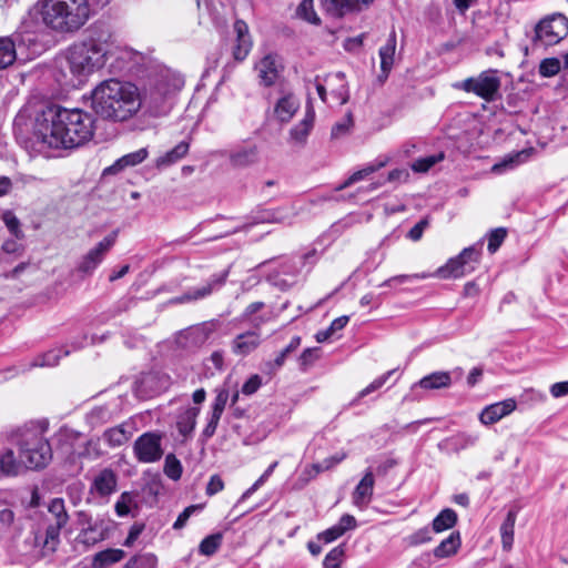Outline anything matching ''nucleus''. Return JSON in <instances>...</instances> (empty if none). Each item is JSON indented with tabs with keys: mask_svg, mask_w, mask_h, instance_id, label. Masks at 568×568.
<instances>
[{
	"mask_svg": "<svg viewBox=\"0 0 568 568\" xmlns=\"http://www.w3.org/2000/svg\"><path fill=\"white\" fill-rule=\"evenodd\" d=\"M93 135L91 114L80 109L58 108L44 114L37 123L36 136L53 149H73L83 145Z\"/></svg>",
	"mask_w": 568,
	"mask_h": 568,
	"instance_id": "1",
	"label": "nucleus"
},
{
	"mask_svg": "<svg viewBox=\"0 0 568 568\" xmlns=\"http://www.w3.org/2000/svg\"><path fill=\"white\" fill-rule=\"evenodd\" d=\"M91 108L103 120L129 121L141 111L140 88L119 79L101 81L91 92Z\"/></svg>",
	"mask_w": 568,
	"mask_h": 568,
	"instance_id": "2",
	"label": "nucleus"
},
{
	"mask_svg": "<svg viewBox=\"0 0 568 568\" xmlns=\"http://www.w3.org/2000/svg\"><path fill=\"white\" fill-rule=\"evenodd\" d=\"M36 8L42 26L58 36L77 33L91 17L89 0H38Z\"/></svg>",
	"mask_w": 568,
	"mask_h": 568,
	"instance_id": "3",
	"label": "nucleus"
},
{
	"mask_svg": "<svg viewBox=\"0 0 568 568\" xmlns=\"http://www.w3.org/2000/svg\"><path fill=\"white\" fill-rule=\"evenodd\" d=\"M125 55L128 52L120 49L110 34L101 33L71 45L67 59L74 75L88 77L103 68L110 58L124 59Z\"/></svg>",
	"mask_w": 568,
	"mask_h": 568,
	"instance_id": "4",
	"label": "nucleus"
},
{
	"mask_svg": "<svg viewBox=\"0 0 568 568\" xmlns=\"http://www.w3.org/2000/svg\"><path fill=\"white\" fill-rule=\"evenodd\" d=\"M11 440L19 449L28 469L44 468L52 459V449L45 429L39 425H24L12 432Z\"/></svg>",
	"mask_w": 568,
	"mask_h": 568,
	"instance_id": "5",
	"label": "nucleus"
},
{
	"mask_svg": "<svg viewBox=\"0 0 568 568\" xmlns=\"http://www.w3.org/2000/svg\"><path fill=\"white\" fill-rule=\"evenodd\" d=\"M568 36V19L561 13H554L541 19L535 27V45L550 47Z\"/></svg>",
	"mask_w": 568,
	"mask_h": 568,
	"instance_id": "6",
	"label": "nucleus"
},
{
	"mask_svg": "<svg viewBox=\"0 0 568 568\" xmlns=\"http://www.w3.org/2000/svg\"><path fill=\"white\" fill-rule=\"evenodd\" d=\"M501 81L497 71L487 70L477 77H470L454 87L467 93H474L487 102H493L499 97Z\"/></svg>",
	"mask_w": 568,
	"mask_h": 568,
	"instance_id": "7",
	"label": "nucleus"
},
{
	"mask_svg": "<svg viewBox=\"0 0 568 568\" xmlns=\"http://www.w3.org/2000/svg\"><path fill=\"white\" fill-rule=\"evenodd\" d=\"M48 511L52 517V523L47 526L44 538L40 541L37 537V541L42 545L43 554H52L57 550L60 544V530L67 525L69 515L65 510V505L62 498H54L48 506Z\"/></svg>",
	"mask_w": 568,
	"mask_h": 568,
	"instance_id": "8",
	"label": "nucleus"
},
{
	"mask_svg": "<svg viewBox=\"0 0 568 568\" xmlns=\"http://www.w3.org/2000/svg\"><path fill=\"white\" fill-rule=\"evenodd\" d=\"M479 252L469 246L464 248L459 255L450 258L445 265L440 266L435 276L439 278H458L475 270V264L479 261Z\"/></svg>",
	"mask_w": 568,
	"mask_h": 568,
	"instance_id": "9",
	"label": "nucleus"
},
{
	"mask_svg": "<svg viewBox=\"0 0 568 568\" xmlns=\"http://www.w3.org/2000/svg\"><path fill=\"white\" fill-rule=\"evenodd\" d=\"M118 237V231H113L100 241L93 248L82 256L78 263L77 271L84 274L91 275L94 270L104 260L105 255L115 244Z\"/></svg>",
	"mask_w": 568,
	"mask_h": 568,
	"instance_id": "10",
	"label": "nucleus"
},
{
	"mask_svg": "<svg viewBox=\"0 0 568 568\" xmlns=\"http://www.w3.org/2000/svg\"><path fill=\"white\" fill-rule=\"evenodd\" d=\"M161 439L162 436L154 432H148L138 437L133 445L136 459L145 464L160 460L163 455Z\"/></svg>",
	"mask_w": 568,
	"mask_h": 568,
	"instance_id": "11",
	"label": "nucleus"
},
{
	"mask_svg": "<svg viewBox=\"0 0 568 568\" xmlns=\"http://www.w3.org/2000/svg\"><path fill=\"white\" fill-rule=\"evenodd\" d=\"M169 95V88L163 80H156L148 87L140 89L141 110L158 115L163 111Z\"/></svg>",
	"mask_w": 568,
	"mask_h": 568,
	"instance_id": "12",
	"label": "nucleus"
},
{
	"mask_svg": "<svg viewBox=\"0 0 568 568\" xmlns=\"http://www.w3.org/2000/svg\"><path fill=\"white\" fill-rule=\"evenodd\" d=\"M262 322L264 320L261 318L258 323L254 324V329L241 333L233 338L231 348L235 355L245 357L260 347L262 337L258 327Z\"/></svg>",
	"mask_w": 568,
	"mask_h": 568,
	"instance_id": "13",
	"label": "nucleus"
},
{
	"mask_svg": "<svg viewBox=\"0 0 568 568\" xmlns=\"http://www.w3.org/2000/svg\"><path fill=\"white\" fill-rule=\"evenodd\" d=\"M374 0H322L324 10L333 17L361 12L371 7Z\"/></svg>",
	"mask_w": 568,
	"mask_h": 568,
	"instance_id": "14",
	"label": "nucleus"
},
{
	"mask_svg": "<svg viewBox=\"0 0 568 568\" xmlns=\"http://www.w3.org/2000/svg\"><path fill=\"white\" fill-rule=\"evenodd\" d=\"M229 276V270H225L221 274H215L211 277L210 282L199 288H194L183 294L182 296L175 297L172 300L173 303H189L192 301H197L209 296L215 287H221L226 282Z\"/></svg>",
	"mask_w": 568,
	"mask_h": 568,
	"instance_id": "15",
	"label": "nucleus"
},
{
	"mask_svg": "<svg viewBox=\"0 0 568 568\" xmlns=\"http://www.w3.org/2000/svg\"><path fill=\"white\" fill-rule=\"evenodd\" d=\"M229 161L234 169H246L260 162V149L252 144L233 150L229 155Z\"/></svg>",
	"mask_w": 568,
	"mask_h": 568,
	"instance_id": "16",
	"label": "nucleus"
},
{
	"mask_svg": "<svg viewBox=\"0 0 568 568\" xmlns=\"http://www.w3.org/2000/svg\"><path fill=\"white\" fill-rule=\"evenodd\" d=\"M516 408V402L514 399H506L503 402H498L485 407L480 415L479 420L484 425H491L500 420L503 417L507 416Z\"/></svg>",
	"mask_w": 568,
	"mask_h": 568,
	"instance_id": "17",
	"label": "nucleus"
},
{
	"mask_svg": "<svg viewBox=\"0 0 568 568\" xmlns=\"http://www.w3.org/2000/svg\"><path fill=\"white\" fill-rule=\"evenodd\" d=\"M374 475L371 469L366 470L363 478L359 480L357 486L355 487L352 499L356 507L359 509H364L371 503L373 490H374Z\"/></svg>",
	"mask_w": 568,
	"mask_h": 568,
	"instance_id": "18",
	"label": "nucleus"
},
{
	"mask_svg": "<svg viewBox=\"0 0 568 568\" xmlns=\"http://www.w3.org/2000/svg\"><path fill=\"white\" fill-rule=\"evenodd\" d=\"M27 470L28 468L22 458L20 456L17 458L13 449L8 448L0 454V478L16 477Z\"/></svg>",
	"mask_w": 568,
	"mask_h": 568,
	"instance_id": "19",
	"label": "nucleus"
},
{
	"mask_svg": "<svg viewBox=\"0 0 568 568\" xmlns=\"http://www.w3.org/2000/svg\"><path fill=\"white\" fill-rule=\"evenodd\" d=\"M282 65L276 55L268 54L264 57L260 63L256 65V70L258 72V77L262 83L266 87L275 83L277 78L280 77Z\"/></svg>",
	"mask_w": 568,
	"mask_h": 568,
	"instance_id": "20",
	"label": "nucleus"
},
{
	"mask_svg": "<svg viewBox=\"0 0 568 568\" xmlns=\"http://www.w3.org/2000/svg\"><path fill=\"white\" fill-rule=\"evenodd\" d=\"M234 30L236 32V44L234 47L233 54L237 61H242L247 57L252 48L248 27L244 21L237 20L234 23Z\"/></svg>",
	"mask_w": 568,
	"mask_h": 568,
	"instance_id": "21",
	"label": "nucleus"
},
{
	"mask_svg": "<svg viewBox=\"0 0 568 568\" xmlns=\"http://www.w3.org/2000/svg\"><path fill=\"white\" fill-rule=\"evenodd\" d=\"M116 475L111 468L102 469L93 479L91 490L99 496H109L116 488Z\"/></svg>",
	"mask_w": 568,
	"mask_h": 568,
	"instance_id": "22",
	"label": "nucleus"
},
{
	"mask_svg": "<svg viewBox=\"0 0 568 568\" xmlns=\"http://www.w3.org/2000/svg\"><path fill=\"white\" fill-rule=\"evenodd\" d=\"M133 436V427L126 423L106 429L102 438L112 448L120 447L128 443Z\"/></svg>",
	"mask_w": 568,
	"mask_h": 568,
	"instance_id": "23",
	"label": "nucleus"
},
{
	"mask_svg": "<svg viewBox=\"0 0 568 568\" xmlns=\"http://www.w3.org/2000/svg\"><path fill=\"white\" fill-rule=\"evenodd\" d=\"M396 51V32L393 30L386 43L379 49L382 77L386 79L394 64Z\"/></svg>",
	"mask_w": 568,
	"mask_h": 568,
	"instance_id": "24",
	"label": "nucleus"
},
{
	"mask_svg": "<svg viewBox=\"0 0 568 568\" xmlns=\"http://www.w3.org/2000/svg\"><path fill=\"white\" fill-rule=\"evenodd\" d=\"M284 220L285 217L281 214V210H261L252 216L250 222L237 227L234 232H247L254 225L262 223H282Z\"/></svg>",
	"mask_w": 568,
	"mask_h": 568,
	"instance_id": "25",
	"label": "nucleus"
},
{
	"mask_svg": "<svg viewBox=\"0 0 568 568\" xmlns=\"http://www.w3.org/2000/svg\"><path fill=\"white\" fill-rule=\"evenodd\" d=\"M199 414V407H189L179 415L176 420V427L180 435H182L184 438H187L192 435L196 425Z\"/></svg>",
	"mask_w": 568,
	"mask_h": 568,
	"instance_id": "26",
	"label": "nucleus"
},
{
	"mask_svg": "<svg viewBox=\"0 0 568 568\" xmlns=\"http://www.w3.org/2000/svg\"><path fill=\"white\" fill-rule=\"evenodd\" d=\"M452 384V377L448 372H435L423 377L415 387H420L423 389L433 390V389H442L447 388Z\"/></svg>",
	"mask_w": 568,
	"mask_h": 568,
	"instance_id": "27",
	"label": "nucleus"
},
{
	"mask_svg": "<svg viewBox=\"0 0 568 568\" xmlns=\"http://www.w3.org/2000/svg\"><path fill=\"white\" fill-rule=\"evenodd\" d=\"M298 106V100L294 95L287 94L277 101L274 112L281 122H288Z\"/></svg>",
	"mask_w": 568,
	"mask_h": 568,
	"instance_id": "28",
	"label": "nucleus"
},
{
	"mask_svg": "<svg viewBox=\"0 0 568 568\" xmlns=\"http://www.w3.org/2000/svg\"><path fill=\"white\" fill-rule=\"evenodd\" d=\"M125 556V552L122 549H105L97 552L92 559L93 568H106L108 566L119 562Z\"/></svg>",
	"mask_w": 568,
	"mask_h": 568,
	"instance_id": "29",
	"label": "nucleus"
},
{
	"mask_svg": "<svg viewBox=\"0 0 568 568\" xmlns=\"http://www.w3.org/2000/svg\"><path fill=\"white\" fill-rule=\"evenodd\" d=\"M189 151V143L187 142H180L175 148H173L171 151L166 152L165 154L161 155L156 159L155 165L158 169L166 168L182 158L186 155Z\"/></svg>",
	"mask_w": 568,
	"mask_h": 568,
	"instance_id": "30",
	"label": "nucleus"
},
{
	"mask_svg": "<svg viewBox=\"0 0 568 568\" xmlns=\"http://www.w3.org/2000/svg\"><path fill=\"white\" fill-rule=\"evenodd\" d=\"M516 518L517 513L515 510H509L504 523L500 526L501 542L504 549L506 550H509L514 542V529Z\"/></svg>",
	"mask_w": 568,
	"mask_h": 568,
	"instance_id": "31",
	"label": "nucleus"
},
{
	"mask_svg": "<svg viewBox=\"0 0 568 568\" xmlns=\"http://www.w3.org/2000/svg\"><path fill=\"white\" fill-rule=\"evenodd\" d=\"M460 546L459 532H452L448 538L443 540L435 549L434 556L437 558H446L454 555Z\"/></svg>",
	"mask_w": 568,
	"mask_h": 568,
	"instance_id": "32",
	"label": "nucleus"
},
{
	"mask_svg": "<svg viewBox=\"0 0 568 568\" xmlns=\"http://www.w3.org/2000/svg\"><path fill=\"white\" fill-rule=\"evenodd\" d=\"M314 122V114L308 112L306 116L294 128L291 129L290 135L297 143H304L310 134Z\"/></svg>",
	"mask_w": 568,
	"mask_h": 568,
	"instance_id": "33",
	"label": "nucleus"
},
{
	"mask_svg": "<svg viewBox=\"0 0 568 568\" xmlns=\"http://www.w3.org/2000/svg\"><path fill=\"white\" fill-rule=\"evenodd\" d=\"M457 523V514L450 509L446 508L442 510L433 520V530L435 532H443L455 526Z\"/></svg>",
	"mask_w": 568,
	"mask_h": 568,
	"instance_id": "34",
	"label": "nucleus"
},
{
	"mask_svg": "<svg viewBox=\"0 0 568 568\" xmlns=\"http://www.w3.org/2000/svg\"><path fill=\"white\" fill-rule=\"evenodd\" d=\"M16 58L14 43L9 38H0V70L11 65Z\"/></svg>",
	"mask_w": 568,
	"mask_h": 568,
	"instance_id": "35",
	"label": "nucleus"
},
{
	"mask_svg": "<svg viewBox=\"0 0 568 568\" xmlns=\"http://www.w3.org/2000/svg\"><path fill=\"white\" fill-rule=\"evenodd\" d=\"M213 331V324H203L201 326L190 328L186 332V337L190 338L194 345L199 346L204 344L210 338Z\"/></svg>",
	"mask_w": 568,
	"mask_h": 568,
	"instance_id": "36",
	"label": "nucleus"
},
{
	"mask_svg": "<svg viewBox=\"0 0 568 568\" xmlns=\"http://www.w3.org/2000/svg\"><path fill=\"white\" fill-rule=\"evenodd\" d=\"M148 156L146 149H140L135 152L129 153L121 159H119L113 168H116L118 170H121L126 166H133L141 162H143Z\"/></svg>",
	"mask_w": 568,
	"mask_h": 568,
	"instance_id": "37",
	"label": "nucleus"
},
{
	"mask_svg": "<svg viewBox=\"0 0 568 568\" xmlns=\"http://www.w3.org/2000/svg\"><path fill=\"white\" fill-rule=\"evenodd\" d=\"M156 561L153 554H140L132 557L123 568H155Z\"/></svg>",
	"mask_w": 568,
	"mask_h": 568,
	"instance_id": "38",
	"label": "nucleus"
},
{
	"mask_svg": "<svg viewBox=\"0 0 568 568\" xmlns=\"http://www.w3.org/2000/svg\"><path fill=\"white\" fill-rule=\"evenodd\" d=\"M62 355H68V352H62L61 349H52L49 351L41 356H39L36 362L33 363V366H40V367H52L59 364V361Z\"/></svg>",
	"mask_w": 568,
	"mask_h": 568,
	"instance_id": "39",
	"label": "nucleus"
},
{
	"mask_svg": "<svg viewBox=\"0 0 568 568\" xmlns=\"http://www.w3.org/2000/svg\"><path fill=\"white\" fill-rule=\"evenodd\" d=\"M443 159L444 153L420 158L412 164V170L415 172L425 173Z\"/></svg>",
	"mask_w": 568,
	"mask_h": 568,
	"instance_id": "40",
	"label": "nucleus"
},
{
	"mask_svg": "<svg viewBox=\"0 0 568 568\" xmlns=\"http://www.w3.org/2000/svg\"><path fill=\"white\" fill-rule=\"evenodd\" d=\"M222 534H214L205 537L200 544V552L205 556H211L221 546Z\"/></svg>",
	"mask_w": 568,
	"mask_h": 568,
	"instance_id": "41",
	"label": "nucleus"
},
{
	"mask_svg": "<svg viewBox=\"0 0 568 568\" xmlns=\"http://www.w3.org/2000/svg\"><path fill=\"white\" fill-rule=\"evenodd\" d=\"M164 473L169 478L173 480L179 479L182 475L181 463L173 454H169L165 457Z\"/></svg>",
	"mask_w": 568,
	"mask_h": 568,
	"instance_id": "42",
	"label": "nucleus"
},
{
	"mask_svg": "<svg viewBox=\"0 0 568 568\" xmlns=\"http://www.w3.org/2000/svg\"><path fill=\"white\" fill-rule=\"evenodd\" d=\"M297 14L313 24H320L321 20L313 9V0H303L297 7Z\"/></svg>",
	"mask_w": 568,
	"mask_h": 568,
	"instance_id": "43",
	"label": "nucleus"
},
{
	"mask_svg": "<svg viewBox=\"0 0 568 568\" xmlns=\"http://www.w3.org/2000/svg\"><path fill=\"white\" fill-rule=\"evenodd\" d=\"M560 71V60L557 58L544 59L539 64V73L542 77H552Z\"/></svg>",
	"mask_w": 568,
	"mask_h": 568,
	"instance_id": "44",
	"label": "nucleus"
},
{
	"mask_svg": "<svg viewBox=\"0 0 568 568\" xmlns=\"http://www.w3.org/2000/svg\"><path fill=\"white\" fill-rule=\"evenodd\" d=\"M301 345V337L295 336L291 339L290 344L281 351V353L275 357L273 365L276 368H280L285 363L286 357L296 351V348Z\"/></svg>",
	"mask_w": 568,
	"mask_h": 568,
	"instance_id": "45",
	"label": "nucleus"
},
{
	"mask_svg": "<svg viewBox=\"0 0 568 568\" xmlns=\"http://www.w3.org/2000/svg\"><path fill=\"white\" fill-rule=\"evenodd\" d=\"M507 235V231L504 227L493 230L488 235V251L495 253Z\"/></svg>",
	"mask_w": 568,
	"mask_h": 568,
	"instance_id": "46",
	"label": "nucleus"
},
{
	"mask_svg": "<svg viewBox=\"0 0 568 568\" xmlns=\"http://www.w3.org/2000/svg\"><path fill=\"white\" fill-rule=\"evenodd\" d=\"M344 557V548L342 546H337L333 548L324 559L325 568H339L341 562Z\"/></svg>",
	"mask_w": 568,
	"mask_h": 568,
	"instance_id": "47",
	"label": "nucleus"
},
{
	"mask_svg": "<svg viewBox=\"0 0 568 568\" xmlns=\"http://www.w3.org/2000/svg\"><path fill=\"white\" fill-rule=\"evenodd\" d=\"M394 371H388L382 376L374 379L368 386H366L364 389H362L358 394V399L367 396L368 394L379 389L390 377Z\"/></svg>",
	"mask_w": 568,
	"mask_h": 568,
	"instance_id": "48",
	"label": "nucleus"
},
{
	"mask_svg": "<svg viewBox=\"0 0 568 568\" xmlns=\"http://www.w3.org/2000/svg\"><path fill=\"white\" fill-rule=\"evenodd\" d=\"M222 414L223 413H217L212 409L207 424L202 432V436L204 438L209 439L215 434Z\"/></svg>",
	"mask_w": 568,
	"mask_h": 568,
	"instance_id": "49",
	"label": "nucleus"
},
{
	"mask_svg": "<svg viewBox=\"0 0 568 568\" xmlns=\"http://www.w3.org/2000/svg\"><path fill=\"white\" fill-rule=\"evenodd\" d=\"M97 528H82L80 534L78 535L79 542H82L84 545H94L99 540H102V536H95Z\"/></svg>",
	"mask_w": 568,
	"mask_h": 568,
	"instance_id": "50",
	"label": "nucleus"
},
{
	"mask_svg": "<svg viewBox=\"0 0 568 568\" xmlns=\"http://www.w3.org/2000/svg\"><path fill=\"white\" fill-rule=\"evenodd\" d=\"M352 125H353V118H352V114L348 113L342 121L337 122L332 128V136L339 138V136L346 134Z\"/></svg>",
	"mask_w": 568,
	"mask_h": 568,
	"instance_id": "51",
	"label": "nucleus"
},
{
	"mask_svg": "<svg viewBox=\"0 0 568 568\" xmlns=\"http://www.w3.org/2000/svg\"><path fill=\"white\" fill-rule=\"evenodd\" d=\"M3 222L11 234H13L16 237L22 236L20 230V222L14 214H12L11 212H6L3 214Z\"/></svg>",
	"mask_w": 568,
	"mask_h": 568,
	"instance_id": "52",
	"label": "nucleus"
},
{
	"mask_svg": "<svg viewBox=\"0 0 568 568\" xmlns=\"http://www.w3.org/2000/svg\"><path fill=\"white\" fill-rule=\"evenodd\" d=\"M132 496L129 493H123L119 500L115 503V513L118 516L123 517L130 513V505Z\"/></svg>",
	"mask_w": 568,
	"mask_h": 568,
	"instance_id": "53",
	"label": "nucleus"
},
{
	"mask_svg": "<svg viewBox=\"0 0 568 568\" xmlns=\"http://www.w3.org/2000/svg\"><path fill=\"white\" fill-rule=\"evenodd\" d=\"M202 505H191L189 507H186L178 517V519L175 520V523L173 524V528L174 529H181L185 526V524L187 523L190 516L196 511V510H201L202 509Z\"/></svg>",
	"mask_w": 568,
	"mask_h": 568,
	"instance_id": "54",
	"label": "nucleus"
},
{
	"mask_svg": "<svg viewBox=\"0 0 568 568\" xmlns=\"http://www.w3.org/2000/svg\"><path fill=\"white\" fill-rule=\"evenodd\" d=\"M229 390L225 388L219 389L212 404V409L217 413H223L229 400Z\"/></svg>",
	"mask_w": 568,
	"mask_h": 568,
	"instance_id": "55",
	"label": "nucleus"
},
{
	"mask_svg": "<svg viewBox=\"0 0 568 568\" xmlns=\"http://www.w3.org/2000/svg\"><path fill=\"white\" fill-rule=\"evenodd\" d=\"M429 220L427 217L422 219L416 223L408 232V237L412 241H419L423 236L424 231L428 227Z\"/></svg>",
	"mask_w": 568,
	"mask_h": 568,
	"instance_id": "56",
	"label": "nucleus"
},
{
	"mask_svg": "<svg viewBox=\"0 0 568 568\" xmlns=\"http://www.w3.org/2000/svg\"><path fill=\"white\" fill-rule=\"evenodd\" d=\"M262 385V378L260 375H252L242 386V393L245 395L254 394Z\"/></svg>",
	"mask_w": 568,
	"mask_h": 568,
	"instance_id": "57",
	"label": "nucleus"
},
{
	"mask_svg": "<svg viewBox=\"0 0 568 568\" xmlns=\"http://www.w3.org/2000/svg\"><path fill=\"white\" fill-rule=\"evenodd\" d=\"M427 274H413V275H396L393 276L381 284V286H390L393 283L395 284H404L413 278H426Z\"/></svg>",
	"mask_w": 568,
	"mask_h": 568,
	"instance_id": "58",
	"label": "nucleus"
},
{
	"mask_svg": "<svg viewBox=\"0 0 568 568\" xmlns=\"http://www.w3.org/2000/svg\"><path fill=\"white\" fill-rule=\"evenodd\" d=\"M224 488V483L222 478L219 475L211 476L207 486H206V494L209 496H213L221 491Z\"/></svg>",
	"mask_w": 568,
	"mask_h": 568,
	"instance_id": "59",
	"label": "nucleus"
},
{
	"mask_svg": "<svg viewBox=\"0 0 568 568\" xmlns=\"http://www.w3.org/2000/svg\"><path fill=\"white\" fill-rule=\"evenodd\" d=\"M343 535V529H339V527L337 526V524L331 528H328L327 530L323 531L322 534L318 535V539L325 541V542H331L335 539H337L338 537H341Z\"/></svg>",
	"mask_w": 568,
	"mask_h": 568,
	"instance_id": "60",
	"label": "nucleus"
},
{
	"mask_svg": "<svg viewBox=\"0 0 568 568\" xmlns=\"http://www.w3.org/2000/svg\"><path fill=\"white\" fill-rule=\"evenodd\" d=\"M143 529H144L143 524H134L130 528L129 535H128L126 539L124 540L123 545L126 547H131L134 544V541L139 538V536L142 534Z\"/></svg>",
	"mask_w": 568,
	"mask_h": 568,
	"instance_id": "61",
	"label": "nucleus"
},
{
	"mask_svg": "<svg viewBox=\"0 0 568 568\" xmlns=\"http://www.w3.org/2000/svg\"><path fill=\"white\" fill-rule=\"evenodd\" d=\"M347 457L346 453L342 452L322 462V469L329 470Z\"/></svg>",
	"mask_w": 568,
	"mask_h": 568,
	"instance_id": "62",
	"label": "nucleus"
},
{
	"mask_svg": "<svg viewBox=\"0 0 568 568\" xmlns=\"http://www.w3.org/2000/svg\"><path fill=\"white\" fill-rule=\"evenodd\" d=\"M339 529H343V534L347 530L354 529L356 527V519L352 515H343L337 524Z\"/></svg>",
	"mask_w": 568,
	"mask_h": 568,
	"instance_id": "63",
	"label": "nucleus"
},
{
	"mask_svg": "<svg viewBox=\"0 0 568 568\" xmlns=\"http://www.w3.org/2000/svg\"><path fill=\"white\" fill-rule=\"evenodd\" d=\"M550 394L556 398L567 395L568 394V381L555 383L550 387Z\"/></svg>",
	"mask_w": 568,
	"mask_h": 568,
	"instance_id": "64",
	"label": "nucleus"
}]
</instances>
